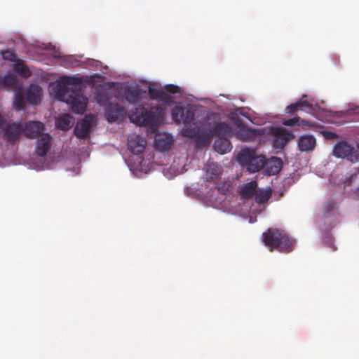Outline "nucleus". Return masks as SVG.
I'll use <instances>...</instances> for the list:
<instances>
[{
    "mask_svg": "<svg viewBox=\"0 0 359 359\" xmlns=\"http://www.w3.org/2000/svg\"><path fill=\"white\" fill-rule=\"evenodd\" d=\"M284 124L287 126H294L296 125L300 126H309V127L313 126L314 124H312L311 123L302 120L299 117H294L292 118H289L287 121L284 122Z\"/></svg>",
    "mask_w": 359,
    "mask_h": 359,
    "instance_id": "obj_28",
    "label": "nucleus"
},
{
    "mask_svg": "<svg viewBox=\"0 0 359 359\" xmlns=\"http://www.w3.org/2000/svg\"><path fill=\"white\" fill-rule=\"evenodd\" d=\"M181 93L182 91H125V99L129 103L137 105L130 110L128 117L130 121L138 126L156 129L161 123V111L153 108L148 111L142 106V98L148 96L150 99H158L170 106L182 102Z\"/></svg>",
    "mask_w": 359,
    "mask_h": 359,
    "instance_id": "obj_1",
    "label": "nucleus"
},
{
    "mask_svg": "<svg viewBox=\"0 0 359 359\" xmlns=\"http://www.w3.org/2000/svg\"><path fill=\"white\" fill-rule=\"evenodd\" d=\"M126 90H132L130 88H128Z\"/></svg>",
    "mask_w": 359,
    "mask_h": 359,
    "instance_id": "obj_40",
    "label": "nucleus"
},
{
    "mask_svg": "<svg viewBox=\"0 0 359 359\" xmlns=\"http://www.w3.org/2000/svg\"><path fill=\"white\" fill-rule=\"evenodd\" d=\"M51 136L48 133L41 134L37 140L35 153L39 156H45L51 148Z\"/></svg>",
    "mask_w": 359,
    "mask_h": 359,
    "instance_id": "obj_14",
    "label": "nucleus"
},
{
    "mask_svg": "<svg viewBox=\"0 0 359 359\" xmlns=\"http://www.w3.org/2000/svg\"><path fill=\"white\" fill-rule=\"evenodd\" d=\"M142 86L147 87V90H182L179 86L174 84H167L163 88L161 83L158 82H149L147 81H141Z\"/></svg>",
    "mask_w": 359,
    "mask_h": 359,
    "instance_id": "obj_19",
    "label": "nucleus"
},
{
    "mask_svg": "<svg viewBox=\"0 0 359 359\" xmlns=\"http://www.w3.org/2000/svg\"><path fill=\"white\" fill-rule=\"evenodd\" d=\"M45 129L41 121H27L23 126V136L27 139H34Z\"/></svg>",
    "mask_w": 359,
    "mask_h": 359,
    "instance_id": "obj_12",
    "label": "nucleus"
},
{
    "mask_svg": "<svg viewBox=\"0 0 359 359\" xmlns=\"http://www.w3.org/2000/svg\"><path fill=\"white\" fill-rule=\"evenodd\" d=\"M173 144V138L172 136H165L163 137H157L156 139V144L157 148L162 151L168 150Z\"/></svg>",
    "mask_w": 359,
    "mask_h": 359,
    "instance_id": "obj_23",
    "label": "nucleus"
},
{
    "mask_svg": "<svg viewBox=\"0 0 359 359\" xmlns=\"http://www.w3.org/2000/svg\"><path fill=\"white\" fill-rule=\"evenodd\" d=\"M325 137L327 138H336L337 135L334 133L328 132L325 133Z\"/></svg>",
    "mask_w": 359,
    "mask_h": 359,
    "instance_id": "obj_34",
    "label": "nucleus"
},
{
    "mask_svg": "<svg viewBox=\"0 0 359 359\" xmlns=\"http://www.w3.org/2000/svg\"><path fill=\"white\" fill-rule=\"evenodd\" d=\"M54 95L60 101L66 102L71 107L72 111L78 114L85 112L88 98L85 97L81 91H53Z\"/></svg>",
    "mask_w": 359,
    "mask_h": 359,
    "instance_id": "obj_6",
    "label": "nucleus"
},
{
    "mask_svg": "<svg viewBox=\"0 0 359 359\" xmlns=\"http://www.w3.org/2000/svg\"><path fill=\"white\" fill-rule=\"evenodd\" d=\"M26 100L31 104H36L41 101V91H26Z\"/></svg>",
    "mask_w": 359,
    "mask_h": 359,
    "instance_id": "obj_29",
    "label": "nucleus"
},
{
    "mask_svg": "<svg viewBox=\"0 0 359 359\" xmlns=\"http://www.w3.org/2000/svg\"><path fill=\"white\" fill-rule=\"evenodd\" d=\"M2 57L4 60L15 61L16 60V55L11 50H6L2 53Z\"/></svg>",
    "mask_w": 359,
    "mask_h": 359,
    "instance_id": "obj_32",
    "label": "nucleus"
},
{
    "mask_svg": "<svg viewBox=\"0 0 359 359\" xmlns=\"http://www.w3.org/2000/svg\"><path fill=\"white\" fill-rule=\"evenodd\" d=\"M297 145L301 151H310L316 147V140L311 135H302L299 137Z\"/></svg>",
    "mask_w": 359,
    "mask_h": 359,
    "instance_id": "obj_16",
    "label": "nucleus"
},
{
    "mask_svg": "<svg viewBox=\"0 0 359 359\" xmlns=\"http://www.w3.org/2000/svg\"><path fill=\"white\" fill-rule=\"evenodd\" d=\"M24 91H15L14 107L17 111L23 109L25 104V99L23 95Z\"/></svg>",
    "mask_w": 359,
    "mask_h": 359,
    "instance_id": "obj_26",
    "label": "nucleus"
},
{
    "mask_svg": "<svg viewBox=\"0 0 359 359\" xmlns=\"http://www.w3.org/2000/svg\"><path fill=\"white\" fill-rule=\"evenodd\" d=\"M74 118L69 114H63L55 121L56 126L62 130L66 131L72 128Z\"/></svg>",
    "mask_w": 359,
    "mask_h": 359,
    "instance_id": "obj_17",
    "label": "nucleus"
},
{
    "mask_svg": "<svg viewBox=\"0 0 359 359\" xmlns=\"http://www.w3.org/2000/svg\"><path fill=\"white\" fill-rule=\"evenodd\" d=\"M35 90H42V89L41 87H37Z\"/></svg>",
    "mask_w": 359,
    "mask_h": 359,
    "instance_id": "obj_37",
    "label": "nucleus"
},
{
    "mask_svg": "<svg viewBox=\"0 0 359 359\" xmlns=\"http://www.w3.org/2000/svg\"><path fill=\"white\" fill-rule=\"evenodd\" d=\"M257 184L255 181L245 184L241 189L240 194L243 198H251L255 196Z\"/></svg>",
    "mask_w": 359,
    "mask_h": 359,
    "instance_id": "obj_22",
    "label": "nucleus"
},
{
    "mask_svg": "<svg viewBox=\"0 0 359 359\" xmlns=\"http://www.w3.org/2000/svg\"><path fill=\"white\" fill-rule=\"evenodd\" d=\"M334 203L332 201H328L325 205V208L327 210V212H329L331 211L334 208Z\"/></svg>",
    "mask_w": 359,
    "mask_h": 359,
    "instance_id": "obj_33",
    "label": "nucleus"
},
{
    "mask_svg": "<svg viewBox=\"0 0 359 359\" xmlns=\"http://www.w3.org/2000/svg\"><path fill=\"white\" fill-rule=\"evenodd\" d=\"M239 114H240L241 116H244V117H246V118H249V117H248V113H246V112H243V111H241L239 112Z\"/></svg>",
    "mask_w": 359,
    "mask_h": 359,
    "instance_id": "obj_36",
    "label": "nucleus"
},
{
    "mask_svg": "<svg viewBox=\"0 0 359 359\" xmlns=\"http://www.w3.org/2000/svg\"><path fill=\"white\" fill-rule=\"evenodd\" d=\"M303 107L311 109L312 107V104H309L306 101H299L287 106L285 111L286 113L289 114H294L297 110L302 109Z\"/></svg>",
    "mask_w": 359,
    "mask_h": 359,
    "instance_id": "obj_25",
    "label": "nucleus"
},
{
    "mask_svg": "<svg viewBox=\"0 0 359 359\" xmlns=\"http://www.w3.org/2000/svg\"><path fill=\"white\" fill-rule=\"evenodd\" d=\"M268 131V134L273 138V147L275 149H283L287 143L294 137L291 132L280 127H271Z\"/></svg>",
    "mask_w": 359,
    "mask_h": 359,
    "instance_id": "obj_9",
    "label": "nucleus"
},
{
    "mask_svg": "<svg viewBox=\"0 0 359 359\" xmlns=\"http://www.w3.org/2000/svg\"><path fill=\"white\" fill-rule=\"evenodd\" d=\"M231 128L224 122L219 123L214 128L213 132L217 138L228 137L231 133Z\"/></svg>",
    "mask_w": 359,
    "mask_h": 359,
    "instance_id": "obj_21",
    "label": "nucleus"
},
{
    "mask_svg": "<svg viewBox=\"0 0 359 359\" xmlns=\"http://www.w3.org/2000/svg\"><path fill=\"white\" fill-rule=\"evenodd\" d=\"M283 165V161L280 158L274 157L266 162V167L269 175L278 173Z\"/></svg>",
    "mask_w": 359,
    "mask_h": 359,
    "instance_id": "obj_20",
    "label": "nucleus"
},
{
    "mask_svg": "<svg viewBox=\"0 0 359 359\" xmlns=\"http://www.w3.org/2000/svg\"><path fill=\"white\" fill-rule=\"evenodd\" d=\"M16 82L15 76L12 74H8L4 76H1V87H9L14 85Z\"/></svg>",
    "mask_w": 359,
    "mask_h": 359,
    "instance_id": "obj_31",
    "label": "nucleus"
},
{
    "mask_svg": "<svg viewBox=\"0 0 359 359\" xmlns=\"http://www.w3.org/2000/svg\"><path fill=\"white\" fill-rule=\"evenodd\" d=\"M354 147L346 142H337L333 148V155L338 158H348L352 156Z\"/></svg>",
    "mask_w": 359,
    "mask_h": 359,
    "instance_id": "obj_15",
    "label": "nucleus"
},
{
    "mask_svg": "<svg viewBox=\"0 0 359 359\" xmlns=\"http://www.w3.org/2000/svg\"><path fill=\"white\" fill-rule=\"evenodd\" d=\"M16 90H23V89L22 88H18Z\"/></svg>",
    "mask_w": 359,
    "mask_h": 359,
    "instance_id": "obj_39",
    "label": "nucleus"
},
{
    "mask_svg": "<svg viewBox=\"0 0 359 359\" xmlns=\"http://www.w3.org/2000/svg\"><path fill=\"white\" fill-rule=\"evenodd\" d=\"M217 188L218 189L219 191L222 190L221 187H217Z\"/></svg>",
    "mask_w": 359,
    "mask_h": 359,
    "instance_id": "obj_38",
    "label": "nucleus"
},
{
    "mask_svg": "<svg viewBox=\"0 0 359 359\" xmlns=\"http://www.w3.org/2000/svg\"><path fill=\"white\" fill-rule=\"evenodd\" d=\"M239 161L246 166L250 172L259 171L266 165V158L263 155H257L252 149H243L238 155Z\"/></svg>",
    "mask_w": 359,
    "mask_h": 359,
    "instance_id": "obj_7",
    "label": "nucleus"
},
{
    "mask_svg": "<svg viewBox=\"0 0 359 359\" xmlns=\"http://www.w3.org/2000/svg\"><path fill=\"white\" fill-rule=\"evenodd\" d=\"M111 92L97 91L95 99L100 106L104 107L107 119L112 123L122 119L126 115V111L117 103L114 104L111 101Z\"/></svg>",
    "mask_w": 359,
    "mask_h": 359,
    "instance_id": "obj_5",
    "label": "nucleus"
},
{
    "mask_svg": "<svg viewBox=\"0 0 359 359\" xmlns=\"http://www.w3.org/2000/svg\"><path fill=\"white\" fill-rule=\"evenodd\" d=\"M262 241L270 251L290 253L294 249L296 241L278 229H269L262 233Z\"/></svg>",
    "mask_w": 359,
    "mask_h": 359,
    "instance_id": "obj_3",
    "label": "nucleus"
},
{
    "mask_svg": "<svg viewBox=\"0 0 359 359\" xmlns=\"http://www.w3.org/2000/svg\"><path fill=\"white\" fill-rule=\"evenodd\" d=\"M265 129L248 128L243 131L244 140L246 142L254 141L257 137L264 134Z\"/></svg>",
    "mask_w": 359,
    "mask_h": 359,
    "instance_id": "obj_24",
    "label": "nucleus"
},
{
    "mask_svg": "<svg viewBox=\"0 0 359 359\" xmlns=\"http://www.w3.org/2000/svg\"><path fill=\"white\" fill-rule=\"evenodd\" d=\"M204 180L216 184L222 174L223 169L217 163H208L204 167Z\"/></svg>",
    "mask_w": 359,
    "mask_h": 359,
    "instance_id": "obj_11",
    "label": "nucleus"
},
{
    "mask_svg": "<svg viewBox=\"0 0 359 359\" xmlns=\"http://www.w3.org/2000/svg\"><path fill=\"white\" fill-rule=\"evenodd\" d=\"M146 144V140L139 135L131 134L128 138V149L135 154L142 153L145 149Z\"/></svg>",
    "mask_w": 359,
    "mask_h": 359,
    "instance_id": "obj_13",
    "label": "nucleus"
},
{
    "mask_svg": "<svg viewBox=\"0 0 359 359\" xmlns=\"http://www.w3.org/2000/svg\"><path fill=\"white\" fill-rule=\"evenodd\" d=\"M197 108L194 106H188L184 108L176 106L172 109V118L177 123H182L183 135L189 137H195L198 133L199 127L195 121Z\"/></svg>",
    "mask_w": 359,
    "mask_h": 359,
    "instance_id": "obj_4",
    "label": "nucleus"
},
{
    "mask_svg": "<svg viewBox=\"0 0 359 359\" xmlns=\"http://www.w3.org/2000/svg\"><path fill=\"white\" fill-rule=\"evenodd\" d=\"M5 121H6V119L0 113V127H1L3 126V124L5 123Z\"/></svg>",
    "mask_w": 359,
    "mask_h": 359,
    "instance_id": "obj_35",
    "label": "nucleus"
},
{
    "mask_svg": "<svg viewBox=\"0 0 359 359\" xmlns=\"http://www.w3.org/2000/svg\"><path fill=\"white\" fill-rule=\"evenodd\" d=\"M213 147L215 150L220 154L229 152L232 149L228 137H224L217 138L214 142Z\"/></svg>",
    "mask_w": 359,
    "mask_h": 359,
    "instance_id": "obj_18",
    "label": "nucleus"
},
{
    "mask_svg": "<svg viewBox=\"0 0 359 359\" xmlns=\"http://www.w3.org/2000/svg\"><path fill=\"white\" fill-rule=\"evenodd\" d=\"M103 77L97 74L91 76H61L55 82L53 90H71L68 86L95 88V90H109L110 83L102 84Z\"/></svg>",
    "mask_w": 359,
    "mask_h": 359,
    "instance_id": "obj_2",
    "label": "nucleus"
},
{
    "mask_svg": "<svg viewBox=\"0 0 359 359\" xmlns=\"http://www.w3.org/2000/svg\"><path fill=\"white\" fill-rule=\"evenodd\" d=\"M271 195V191L257 190L255 193V198L257 203H264L269 200Z\"/></svg>",
    "mask_w": 359,
    "mask_h": 359,
    "instance_id": "obj_27",
    "label": "nucleus"
},
{
    "mask_svg": "<svg viewBox=\"0 0 359 359\" xmlns=\"http://www.w3.org/2000/svg\"><path fill=\"white\" fill-rule=\"evenodd\" d=\"M14 70L24 77H28L31 75L29 68L23 63H16L14 65Z\"/></svg>",
    "mask_w": 359,
    "mask_h": 359,
    "instance_id": "obj_30",
    "label": "nucleus"
},
{
    "mask_svg": "<svg viewBox=\"0 0 359 359\" xmlns=\"http://www.w3.org/2000/svg\"><path fill=\"white\" fill-rule=\"evenodd\" d=\"M1 128L3 139L8 144H15L23 135V125L20 121L5 122Z\"/></svg>",
    "mask_w": 359,
    "mask_h": 359,
    "instance_id": "obj_8",
    "label": "nucleus"
},
{
    "mask_svg": "<svg viewBox=\"0 0 359 359\" xmlns=\"http://www.w3.org/2000/svg\"><path fill=\"white\" fill-rule=\"evenodd\" d=\"M96 118L93 114H87L81 121L77 122L74 128V135L79 139H87L89 135L90 128Z\"/></svg>",
    "mask_w": 359,
    "mask_h": 359,
    "instance_id": "obj_10",
    "label": "nucleus"
}]
</instances>
